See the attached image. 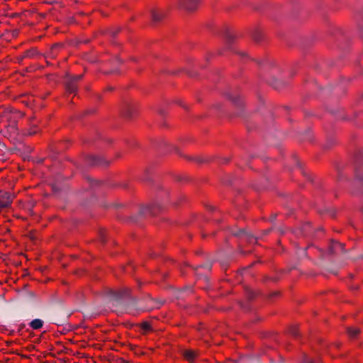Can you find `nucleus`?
<instances>
[{"mask_svg": "<svg viewBox=\"0 0 363 363\" xmlns=\"http://www.w3.org/2000/svg\"><path fill=\"white\" fill-rule=\"evenodd\" d=\"M110 300L115 303L113 306H121L127 310H130V313L132 311L138 303V299L135 297H132L130 295V290L128 289H124L123 290L115 291H110L109 292Z\"/></svg>", "mask_w": 363, "mask_h": 363, "instance_id": "obj_1", "label": "nucleus"}, {"mask_svg": "<svg viewBox=\"0 0 363 363\" xmlns=\"http://www.w3.org/2000/svg\"><path fill=\"white\" fill-rule=\"evenodd\" d=\"M84 77L83 74L71 75L67 74L65 77V86L67 91L70 94L77 92V83Z\"/></svg>", "mask_w": 363, "mask_h": 363, "instance_id": "obj_2", "label": "nucleus"}, {"mask_svg": "<svg viewBox=\"0 0 363 363\" xmlns=\"http://www.w3.org/2000/svg\"><path fill=\"white\" fill-rule=\"evenodd\" d=\"M314 250H315L320 252V256L322 258L326 255H338L340 252H345L344 244L338 242L337 241L334 240H331L327 252H324L321 249L315 248V247H314Z\"/></svg>", "mask_w": 363, "mask_h": 363, "instance_id": "obj_3", "label": "nucleus"}, {"mask_svg": "<svg viewBox=\"0 0 363 363\" xmlns=\"http://www.w3.org/2000/svg\"><path fill=\"white\" fill-rule=\"evenodd\" d=\"M213 266V262L208 261L203 264L198 265L194 267L195 274L199 279H204L208 281V277L206 272H211Z\"/></svg>", "mask_w": 363, "mask_h": 363, "instance_id": "obj_4", "label": "nucleus"}, {"mask_svg": "<svg viewBox=\"0 0 363 363\" xmlns=\"http://www.w3.org/2000/svg\"><path fill=\"white\" fill-rule=\"evenodd\" d=\"M232 234L240 238L242 241H245L250 244L256 243L258 238L253 234L247 232L245 229L242 228L232 232Z\"/></svg>", "mask_w": 363, "mask_h": 363, "instance_id": "obj_5", "label": "nucleus"}, {"mask_svg": "<svg viewBox=\"0 0 363 363\" xmlns=\"http://www.w3.org/2000/svg\"><path fill=\"white\" fill-rule=\"evenodd\" d=\"M85 162L89 166H106L109 163L100 155H89L85 158Z\"/></svg>", "mask_w": 363, "mask_h": 363, "instance_id": "obj_6", "label": "nucleus"}, {"mask_svg": "<svg viewBox=\"0 0 363 363\" xmlns=\"http://www.w3.org/2000/svg\"><path fill=\"white\" fill-rule=\"evenodd\" d=\"M355 177L363 184V153H360L356 159Z\"/></svg>", "mask_w": 363, "mask_h": 363, "instance_id": "obj_7", "label": "nucleus"}, {"mask_svg": "<svg viewBox=\"0 0 363 363\" xmlns=\"http://www.w3.org/2000/svg\"><path fill=\"white\" fill-rule=\"evenodd\" d=\"M160 207L158 203H154L151 205H147L140 208L139 211V216H143L147 214L151 216L156 215L157 210Z\"/></svg>", "mask_w": 363, "mask_h": 363, "instance_id": "obj_8", "label": "nucleus"}, {"mask_svg": "<svg viewBox=\"0 0 363 363\" xmlns=\"http://www.w3.org/2000/svg\"><path fill=\"white\" fill-rule=\"evenodd\" d=\"M164 303V301L153 298L149 296L147 305L144 308V311H150L153 309L160 308Z\"/></svg>", "mask_w": 363, "mask_h": 363, "instance_id": "obj_9", "label": "nucleus"}, {"mask_svg": "<svg viewBox=\"0 0 363 363\" xmlns=\"http://www.w3.org/2000/svg\"><path fill=\"white\" fill-rule=\"evenodd\" d=\"M13 196L9 192L0 193V210L8 208L12 203Z\"/></svg>", "mask_w": 363, "mask_h": 363, "instance_id": "obj_10", "label": "nucleus"}, {"mask_svg": "<svg viewBox=\"0 0 363 363\" xmlns=\"http://www.w3.org/2000/svg\"><path fill=\"white\" fill-rule=\"evenodd\" d=\"M199 0H184L181 2V6L187 11H194L199 6Z\"/></svg>", "mask_w": 363, "mask_h": 363, "instance_id": "obj_11", "label": "nucleus"}, {"mask_svg": "<svg viewBox=\"0 0 363 363\" xmlns=\"http://www.w3.org/2000/svg\"><path fill=\"white\" fill-rule=\"evenodd\" d=\"M296 235H302L303 236L307 237L312 235V228L309 223H304L298 230L294 232Z\"/></svg>", "mask_w": 363, "mask_h": 363, "instance_id": "obj_12", "label": "nucleus"}, {"mask_svg": "<svg viewBox=\"0 0 363 363\" xmlns=\"http://www.w3.org/2000/svg\"><path fill=\"white\" fill-rule=\"evenodd\" d=\"M135 112V109L131 104L125 102L123 104V107L121 110L122 115L125 118H131Z\"/></svg>", "mask_w": 363, "mask_h": 363, "instance_id": "obj_13", "label": "nucleus"}, {"mask_svg": "<svg viewBox=\"0 0 363 363\" xmlns=\"http://www.w3.org/2000/svg\"><path fill=\"white\" fill-rule=\"evenodd\" d=\"M224 37L225 39L226 46L228 48L231 49V45L234 40L235 36L228 30H226Z\"/></svg>", "mask_w": 363, "mask_h": 363, "instance_id": "obj_14", "label": "nucleus"}, {"mask_svg": "<svg viewBox=\"0 0 363 363\" xmlns=\"http://www.w3.org/2000/svg\"><path fill=\"white\" fill-rule=\"evenodd\" d=\"M40 55V54L39 53V52L35 48H33L30 50H26L23 57L35 58Z\"/></svg>", "mask_w": 363, "mask_h": 363, "instance_id": "obj_15", "label": "nucleus"}, {"mask_svg": "<svg viewBox=\"0 0 363 363\" xmlns=\"http://www.w3.org/2000/svg\"><path fill=\"white\" fill-rule=\"evenodd\" d=\"M29 325L34 330L40 329L43 325V321L41 319H34L30 323Z\"/></svg>", "mask_w": 363, "mask_h": 363, "instance_id": "obj_16", "label": "nucleus"}, {"mask_svg": "<svg viewBox=\"0 0 363 363\" xmlns=\"http://www.w3.org/2000/svg\"><path fill=\"white\" fill-rule=\"evenodd\" d=\"M151 17H152V20L153 22L158 23L164 17V13H159V12H157L155 11H152L151 12Z\"/></svg>", "mask_w": 363, "mask_h": 363, "instance_id": "obj_17", "label": "nucleus"}, {"mask_svg": "<svg viewBox=\"0 0 363 363\" xmlns=\"http://www.w3.org/2000/svg\"><path fill=\"white\" fill-rule=\"evenodd\" d=\"M60 48H61L60 45H57V44L54 45L50 49L48 57L50 58H55L57 55V52H58V50L60 49Z\"/></svg>", "mask_w": 363, "mask_h": 363, "instance_id": "obj_18", "label": "nucleus"}, {"mask_svg": "<svg viewBox=\"0 0 363 363\" xmlns=\"http://www.w3.org/2000/svg\"><path fill=\"white\" fill-rule=\"evenodd\" d=\"M225 96L234 104L238 105V106H239L240 104L239 96H234L231 93H226Z\"/></svg>", "mask_w": 363, "mask_h": 363, "instance_id": "obj_19", "label": "nucleus"}, {"mask_svg": "<svg viewBox=\"0 0 363 363\" xmlns=\"http://www.w3.org/2000/svg\"><path fill=\"white\" fill-rule=\"evenodd\" d=\"M311 247H312V246L309 245L307 247L300 248V249L297 250L296 254H297L298 258L303 259L304 257H307L306 250L308 248H311Z\"/></svg>", "mask_w": 363, "mask_h": 363, "instance_id": "obj_20", "label": "nucleus"}, {"mask_svg": "<svg viewBox=\"0 0 363 363\" xmlns=\"http://www.w3.org/2000/svg\"><path fill=\"white\" fill-rule=\"evenodd\" d=\"M184 357H185L187 360H189V362H191V361H193V360L195 359V357H196V352H195L194 351H193V350H186V351H184Z\"/></svg>", "mask_w": 363, "mask_h": 363, "instance_id": "obj_21", "label": "nucleus"}, {"mask_svg": "<svg viewBox=\"0 0 363 363\" xmlns=\"http://www.w3.org/2000/svg\"><path fill=\"white\" fill-rule=\"evenodd\" d=\"M360 333L359 328H347V333L351 338H354Z\"/></svg>", "mask_w": 363, "mask_h": 363, "instance_id": "obj_22", "label": "nucleus"}, {"mask_svg": "<svg viewBox=\"0 0 363 363\" xmlns=\"http://www.w3.org/2000/svg\"><path fill=\"white\" fill-rule=\"evenodd\" d=\"M88 182L89 183L91 188H95L101 185L102 182L100 181L95 180L89 177H86Z\"/></svg>", "mask_w": 363, "mask_h": 363, "instance_id": "obj_23", "label": "nucleus"}, {"mask_svg": "<svg viewBox=\"0 0 363 363\" xmlns=\"http://www.w3.org/2000/svg\"><path fill=\"white\" fill-rule=\"evenodd\" d=\"M189 159L191 160L195 161L196 162H198V163H203L207 161L205 158H203L201 156L191 157H189Z\"/></svg>", "mask_w": 363, "mask_h": 363, "instance_id": "obj_24", "label": "nucleus"}, {"mask_svg": "<svg viewBox=\"0 0 363 363\" xmlns=\"http://www.w3.org/2000/svg\"><path fill=\"white\" fill-rule=\"evenodd\" d=\"M252 38L255 41L259 42L262 38V33L259 30H256L252 34Z\"/></svg>", "mask_w": 363, "mask_h": 363, "instance_id": "obj_25", "label": "nucleus"}, {"mask_svg": "<svg viewBox=\"0 0 363 363\" xmlns=\"http://www.w3.org/2000/svg\"><path fill=\"white\" fill-rule=\"evenodd\" d=\"M141 328L144 331H149L151 330V325L148 322H143L141 323Z\"/></svg>", "mask_w": 363, "mask_h": 363, "instance_id": "obj_26", "label": "nucleus"}, {"mask_svg": "<svg viewBox=\"0 0 363 363\" xmlns=\"http://www.w3.org/2000/svg\"><path fill=\"white\" fill-rule=\"evenodd\" d=\"M289 332L290 334L295 337L298 336V330L295 326L291 327Z\"/></svg>", "mask_w": 363, "mask_h": 363, "instance_id": "obj_27", "label": "nucleus"}, {"mask_svg": "<svg viewBox=\"0 0 363 363\" xmlns=\"http://www.w3.org/2000/svg\"><path fill=\"white\" fill-rule=\"evenodd\" d=\"M274 230H277L280 234H284L286 231L285 228L282 226L273 225Z\"/></svg>", "mask_w": 363, "mask_h": 363, "instance_id": "obj_28", "label": "nucleus"}, {"mask_svg": "<svg viewBox=\"0 0 363 363\" xmlns=\"http://www.w3.org/2000/svg\"><path fill=\"white\" fill-rule=\"evenodd\" d=\"M247 296L249 299H252L255 296V293L252 291H248Z\"/></svg>", "mask_w": 363, "mask_h": 363, "instance_id": "obj_29", "label": "nucleus"}, {"mask_svg": "<svg viewBox=\"0 0 363 363\" xmlns=\"http://www.w3.org/2000/svg\"><path fill=\"white\" fill-rule=\"evenodd\" d=\"M272 230H274L273 229V226L271 228H269L267 230H263L262 231V235H268Z\"/></svg>", "mask_w": 363, "mask_h": 363, "instance_id": "obj_30", "label": "nucleus"}, {"mask_svg": "<svg viewBox=\"0 0 363 363\" xmlns=\"http://www.w3.org/2000/svg\"><path fill=\"white\" fill-rule=\"evenodd\" d=\"M277 216V214H272V215L271 216L270 218H269V221H270V222H272V223H273V222L276 220Z\"/></svg>", "mask_w": 363, "mask_h": 363, "instance_id": "obj_31", "label": "nucleus"}, {"mask_svg": "<svg viewBox=\"0 0 363 363\" xmlns=\"http://www.w3.org/2000/svg\"><path fill=\"white\" fill-rule=\"evenodd\" d=\"M118 30H111L110 32V34L112 37H115L116 35V34L118 33Z\"/></svg>", "mask_w": 363, "mask_h": 363, "instance_id": "obj_32", "label": "nucleus"}, {"mask_svg": "<svg viewBox=\"0 0 363 363\" xmlns=\"http://www.w3.org/2000/svg\"><path fill=\"white\" fill-rule=\"evenodd\" d=\"M279 294V291H274V292H272V293L269 295V296H270V298H272V297H274V296H278Z\"/></svg>", "mask_w": 363, "mask_h": 363, "instance_id": "obj_33", "label": "nucleus"}, {"mask_svg": "<svg viewBox=\"0 0 363 363\" xmlns=\"http://www.w3.org/2000/svg\"><path fill=\"white\" fill-rule=\"evenodd\" d=\"M363 259V254L357 257H354L353 259L354 260H357V259Z\"/></svg>", "mask_w": 363, "mask_h": 363, "instance_id": "obj_34", "label": "nucleus"}, {"mask_svg": "<svg viewBox=\"0 0 363 363\" xmlns=\"http://www.w3.org/2000/svg\"><path fill=\"white\" fill-rule=\"evenodd\" d=\"M36 133H37V130H30V131L29 132V135H34V134H35Z\"/></svg>", "mask_w": 363, "mask_h": 363, "instance_id": "obj_35", "label": "nucleus"}, {"mask_svg": "<svg viewBox=\"0 0 363 363\" xmlns=\"http://www.w3.org/2000/svg\"><path fill=\"white\" fill-rule=\"evenodd\" d=\"M118 72L117 69H113L110 72L111 73H114V72Z\"/></svg>", "mask_w": 363, "mask_h": 363, "instance_id": "obj_36", "label": "nucleus"}, {"mask_svg": "<svg viewBox=\"0 0 363 363\" xmlns=\"http://www.w3.org/2000/svg\"><path fill=\"white\" fill-rule=\"evenodd\" d=\"M239 54H240V55H242V56H244V55H245V53H243V52H239Z\"/></svg>", "mask_w": 363, "mask_h": 363, "instance_id": "obj_37", "label": "nucleus"}, {"mask_svg": "<svg viewBox=\"0 0 363 363\" xmlns=\"http://www.w3.org/2000/svg\"><path fill=\"white\" fill-rule=\"evenodd\" d=\"M228 161V159H227V158H225V159H224V162H227Z\"/></svg>", "mask_w": 363, "mask_h": 363, "instance_id": "obj_38", "label": "nucleus"}, {"mask_svg": "<svg viewBox=\"0 0 363 363\" xmlns=\"http://www.w3.org/2000/svg\"><path fill=\"white\" fill-rule=\"evenodd\" d=\"M133 221H136L137 219L135 218H132Z\"/></svg>", "mask_w": 363, "mask_h": 363, "instance_id": "obj_39", "label": "nucleus"}, {"mask_svg": "<svg viewBox=\"0 0 363 363\" xmlns=\"http://www.w3.org/2000/svg\"><path fill=\"white\" fill-rule=\"evenodd\" d=\"M101 242H105V240H104V238H102V237H101Z\"/></svg>", "mask_w": 363, "mask_h": 363, "instance_id": "obj_40", "label": "nucleus"}, {"mask_svg": "<svg viewBox=\"0 0 363 363\" xmlns=\"http://www.w3.org/2000/svg\"><path fill=\"white\" fill-rule=\"evenodd\" d=\"M274 88H275V89H278V88H279V86H278V85H274Z\"/></svg>", "mask_w": 363, "mask_h": 363, "instance_id": "obj_41", "label": "nucleus"}, {"mask_svg": "<svg viewBox=\"0 0 363 363\" xmlns=\"http://www.w3.org/2000/svg\"><path fill=\"white\" fill-rule=\"evenodd\" d=\"M117 60H118L119 62H122L120 59H117Z\"/></svg>", "mask_w": 363, "mask_h": 363, "instance_id": "obj_42", "label": "nucleus"}, {"mask_svg": "<svg viewBox=\"0 0 363 363\" xmlns=\"http://www.w3.org/2000/svg\"><path fill=\"white\" fill-rule=\"evenodd\" d=\"M308 363H313V362H308Z\"/></svg>", "mask_w": 363, "mask_h": 363, "instance_id": "obj_43", "label": "nucleus"}]
</instances>
